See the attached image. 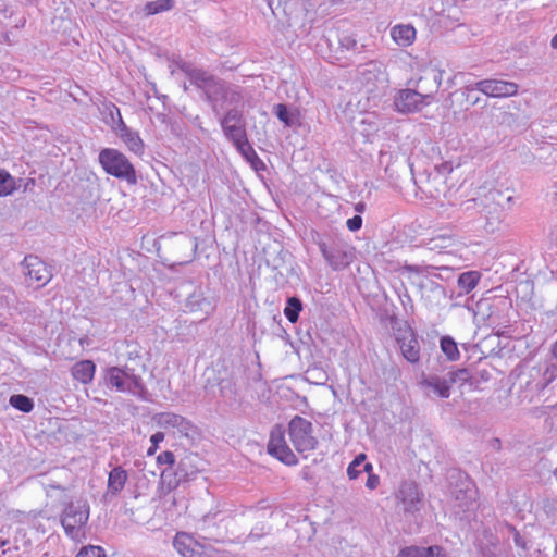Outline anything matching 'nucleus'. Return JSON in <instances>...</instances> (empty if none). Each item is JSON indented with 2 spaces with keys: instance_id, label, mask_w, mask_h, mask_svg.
Returning a JSON list of instances; mask_svg holds the SVG:
<instances>
[{
  "instance_id": "f257e3e1",
  "label": "nucleus",
  "mask_w": 557,
  "mask_h": 557,
  "mask_svg": "<svg viewBox=\"0 0 557 557\" xmlns=\"http://www.w3.org/2000/svg\"><path fill=\"white\" fill-rule=\"evenodd\" d=\"M190 84L202 90L212 111L218 115L227 108L240 107L244 94L240 87L220 79L201 69L183 67Z\"/></svg>"
},
{
  "instance_id": "f03ea898",
  "label": "nucleus",
  "mask_w": 557,
  "mask_h": 557,
  "mask_svg": "<svg viewBox=\"0 0 557 557\" xmlns=\"http://www.w3.org/2000/svg\"><path fill=\"white\" fill-rule=\"evenodd\" d=\"M443 74L442 70L431 69L420 77V82L432 79L431 88L419 86L420 90L409 88L399 90L394 100L396 110L400 113H412L429 106L442 85Z\"/></svg>"
},
{
  "instance_id": "7ed1b4c3",
  "label": "nucleus",
  "mask_w": 557,
  "mask_h": 557,
  "mask_svg": "<svg viewBox=\"0 0 557 557\" xmlns=\"http://www.w3.org/2000/svg\"><path fill=\"white\" fill-rule=\"evenodd\" d=\"M317 244L325 262L334 271L347 268L355 259V248L339 235L321 238Z\"/></svg>"
},
{
  "instance_id": "20e7f679",
  "label": "nucleus",
  "mask_w": 557,
  "mask_h": 557,
  "mask_svg": "<svg viewBox=\"0 0 557 557\" xmlns=\"http://www.w3.org/2000/svg\"><path fill=\"white\" fill-rule=\"evenodd\" d=\"M98 161L108 175L125 181L129 185L137 183L136 170L122 151L115 148H103L99 152Z\"/></svg>"
},
{
  "instance_id": "39448f33",
  "label": "nucleus",
  "mask_w": 557,
  "mask_h": 557,
  "mask_svg": "<svg viewBox=\"0 0 557 557\" xmlns=\"http://www.w3.org/2000/svg\"><path fill=\"white\" fill-rule=\"evenodd\" d=\"M90 507L85 500L71 502L65 506L61 515V524L71 540L79 542L85 537Z\"/></svg>"
},
{
  "instance_id": "423d86ee",
  "label": "nucleus",
  "mask_w": 557,
  "mask_h": 557,
  "mask_svg": "<svg viewBox=\"0 0 557 557\" xmlns=\"http://www.w3.org/2000/svg\"><path fill=\"white\" fill-rule=\"evenodd\" d=\"M363 92L374 102L381 100L388 89V75L377 62H370L360 73Z\"/></svg>"
},
{
  "instance_id": "0eeeda50",
  "label": "nucleus",
  "mask_w": 557,
  "mask_h": 557,
  "mask_svg": "<svg viewBox=\"0 0 557 557\" xmlns=\"http://www.w3.org/2000/svg\"><path fill=\"white\" fill-rule=\"evenodd\" d=\"M476 90L492 98L511 97L518 92V85L503 79H482L467 84L462 89V94L467 100H470V91Z\"/></svg>"
},
{
  "instance_id": "6e6552de",
  "label": "nucleus",
  "mask_w": 557,
  "mask_h": 557,
  "mask_svg": "<svg viewBox=\"0 0 557 557\" xmlns=\"http://www.w3.org/2000/svg\"><path fill=\"white\" fill-rule=\"evenodd\" d=\"M288 434L295 449L299 453L313 450L318 441L312 435V423L307 419L295 416L288 423Z\"/></svg>"
},
{
  "instance_id": "1a4fd4ad",
  "label": "nucleus",
  "mask_w": 557,
  "mask_h": 557,
  "mask_svg": "<svg viewBox=\"0 0 557 557\" xmlns=\"http://www.w3.org/2000/svg\"><path fill=\"white\" fill-rule=\"evenodd\" d=\"M268 453L287 466L298 463L296 455L287 445L285 430L282 425H275L272 429L268 443Z\"/></svg>"
},
{
  "instance_id": "9d476101",
  "label": "nucleus",
  "mask_w": 557,
  "mask_h": 557,
  "mask_svg": "<svg viewBox=\"0 0 557 557\" xmlns=\"http://www.w3.org/2000/svg\"><path fill=\"white\" fill-rule=\"evenodd\" d=\"M25 276L30 283H37L39 287L45 286L52 278L47 264L37 256H26L22 263Z\"/></svg>"
},
{
  "instance_id": "9b49d317",
  "label": "nucleus",
  "mask_w": 557,
  "mask_h": 557,
  "mask_svg": "<svg viewBox=\"0 0 557 557\" xmlns=\"http://www.w3.org/2000/svg\"><path fill=\"white\" fill-rule=\"evenodd\" d=\"M420 386L428 397L448 398L451 387L448 383L446 374L441 376L430 374L420 381Z\"/></svg>"
},
{
  "instance_id": "f8f14e48",
  "label": "nucleus",
  "mask_w": 557,
  "mask_h": 557,
  "mask_svg": "<svg viewBox=\"0 0 557 557\" xmlns=\"http://www.w3.org/2000/svg\"><path fill=\"white\" fill-rule=\"evenodd\" d=\"M398 499L407 512L419 511L422 506V494L413 482H404L398 492Z\"/></svg>"
},
{
  "instance_id": "ddd939ff",
  "label": "nucleus",
  "mask_w": 557,
  "mask_h": 557,
  "mask_svg": "<svg viewBox=\"0 0 557 557\" xmlns=\"http://www.w3.org/2000/svg\"><path fill=\"white\" fill-rule=\"evenodd\" d=\"M403 357L410 363H417L420 360V344L411 329L397 337Z\"/></svg>"
},
{
  "instance_id": "4468645a",
  "label": "nucleus",
  "mask_w": 557,
  "mask_h": 557,
  "mask_svg": "<svg viewBox=\"0 0 557 557\" xmlns=\"http://www.w3.org/2000/svg\"><path fill=\"white\" fill-rule=\"evenodd\" d=\"M418 285L420 287L421 298L428 307L438 306L446 296L445 288L432 280L420 282Z\"/></svg>"
},
{
  "instance_id": "2eb2a0df",
  "label": "nucleus",
  "mask_w": 557,
  "mask_h": 557,
  "mask_svg": "<svg viewBox=\"0 0 557 557\" xmlns=\"http://www.w3.org/2000/svg\"><path fill=\"white\" fill-rule=\"evenodd\" d=\"M457 506L461 511H468L472 509L476 500V490L472 482H470L467 478L461 483V487L456 488L453 492Z\"/></svg>"
},
{
  "instance_id": "dca6fc26",
  "label": "nucleus",
  "mask_w": 557,
  "mask_h": 557,
  "mask_svg": "<svg viewBox=\"0 0 557 557\" xmlns=\"http://www.w3.org/2000/svg\"><path fill=\"white\" fill-rule=\"evenodd\" d=\"M154 421L160 428L176 429L180 433L185 435L188 434L191 428V423L187 419L172 412L159 413L154 417Z\"/></svg>"
},
{
  "instance_id": "f3484780",
  "label": "nucleus",
  "mask_w": 557,
  "mask_h": 557,
  "mask_svg": "<svg viewBox=\"0 0 557 557\" xmlns=\"http://www.w3.org/2000/svg\"><path fill=\"white\" fill-rule=\"evenodd\" d=\"M201 545V543L186 532H178L173 540L174 548L183 557H195Z\"/></svg>"
},
{
  "instance_id": "a211bd4d",
  "label": "nucleus",
  "mask_w": 557,
  "mask_h": 557,
  "mask_svg": "<svg viewBox=\"0 0 557 557\" xmlns=\"http://www.w3.org/2000/svg\"><path fill=\"white\" fill-rule=\"evenodd\" d=\"M115 134L121 138L129 151L137 156H141L144 153L145 145L138 132L124 124Z\"/></svg>"
},
{
  "instance_id": "6ab92c4d",
  "label": "nucleus",
  "mask_w": 557,
  "mask_h": 557,
  "mask_svg": "<svg viewBox=\"0 0 557 557\" xmlns=\"http://www.w3.org/2000/svg\"><path fill=\"white\" fill-rule=\"evenodd\" d=\"M416 28L410 24H398L392 27L391 37L400 47H409L416 39Z\"/></svg>"
},
{
  "instance_id": "aec40b11",
  "label": "nucleus",
  "mask_w": 557,
  "mask_h": 557,
  "mask_svg": "<svg viewBox=\"0 0 557 557\" xmlns=\"http://www.w3.org/2000/svg\"><path fill=\"white\" fill-rule=\"evenodd\" d=\"M96 366L91 360H81L71 368V375L82 384H89L95 376Z\"/></svg>"
},
{
  "instance_id": "412c9836",
  "label": "nucleus",
  "mask_w": 557,
  "mask_h": 557,
  "mask_svg": "<svg viewBox=\"0 0 557 557\" xmlns=\"http://www.w3.org/2000/svg\"><path fill=\"white\" fill-rule=\"evenodd\" d=\"M127 479L128 474L122 467H114L109 472L107 494L112 496L119 495L124 488Z\"/></svg>"
},
{
  "instance_id": "4be33fe9",
  "label": "nucleus",
  "mask_w": 557,
  "mask_h": 557,
  "mask_svg": "<svg viewBox=\"0 0 557 557\" xmlns=\"http://www.w3.org/2000/svg\"><path fill=\"white\" fill-rule=\"evenodd\" d=\"M123 376L128 385V393L133 395H141L145 392V385L141 376L134 369L125 366L122 368Z\"/></svg>"
},
{
  "instance_id": "5701e85b",
  "label": "nucleus",
  "mask_w": 557,
  "mask_h": 557,
  "mask_svg": "<svg viewBox=\"0 0 557 557\" xmlns=\"http://www.w3.org/2000/svg\"><path fill=\"white\" fill-rule=\"evenodd\" d=\"M552 356L554 362L545 369L542 380L535 384L537 391H543L557 377V341L552 346Z\"/></svg>"
},
{
  "instance_id": "b1692460",
  "label": "nucleus",
  "mask_w": 557,
  "mask_h": 557,
  "mask_svg": "<svg viewBox=\"0 0 557 557\" xmlns=\"http://www.w3.org/2000/svg\"><path fill=\"white\" fill-rule=\"evenodd\" d=\"M123 375L122 368L111 367L107 370L106 382L108 385L115 387L117 392L128 393V385Z\"/></svg>"
},
{
  "instance_id": "393cba45",
  "label": "nucleus",
  "mask_w": 557,
  "mask_h": 557,
  "mask_svg": "<svg viewBox=\"0 0 557 557\" xmlns=\"http://www.w3.org/2000/svg\"><path fill=\"white\" fill-rule=\"evenodd\" d=\"M103 122L114 132H119L120 127L124 125V121L122 119L120 109L113 104L110 103L109 106H106L104 110V116Z\"/></svg>"
},
{
  "instance_id": "a878e982",
  "label": "nucleus",
  "mask_w": 557,
  "mask_h": 557,
  "mask_svg": "<svg viewBox=\"0 0 557 557\" xmlns=\"http://www.w3.org/2000/svg\"><path fill=\"white\" fill-rule=\"evenodd\" d=\"M196 469L191 467V458L185 457L178 462L177 469L174 472V485H178L181 482L188 481L195 473Z\"/></svg>"
},
{
  "instance_id": "bb28decb",
  "label": "nucleus",
  "mask_w": 557,
  "mask_h": 557,
  "mask_svg": "<svg viewBox=\"0 0 557 557\" xmlns=\"http://www.w3.org/2000/svg\"><path fill=\"white\" fill-rule=\"evenodd\" d=\"M440 346L442 352L447 357L448 360L456 361L459 359L460 352L457 343L451 336H443L440 341Z\"/></svg>"
},
{
  "instance_id": "cd10ccee",
  "label": "nucleus",
  "mask_w": 557,
  "mask_h": 557,
  "mask_svg": "<svg viewBox=\"0 0 557 557\" xmlns=\"http://www.w3.org/2000/svg\"><path fill=\"white\" fill-rule=\"evenodd\" d=\"M480 274L476 271L463 272L458 277V286L466 294L474 289L479 283Z\"/></svg>"
},
{
  "instance_id": "c85d7f7f",
  "label": "nucleus",
  "mask_w": 557,
  "mask_h": 557,
  "mask_svg": "<svg viewBox=\"0 0 557 557\" xmlns=\"http://www.w3.org/2000/svg\"><path fill=\"white\" fill-rule=\"evenodd\" d=\"M222 131L225 135V137L231 140L233 144L238 143L239 140L247 137L245 124L239 125H222Z\"/></svg>"
},
{
  "instance_id": "c756f323",
  "label": "nucleus",
  "mask_w": 557,
  "mask_h": 557,
  "mask_svg": "<svg viewBox=\"0 0 557 557\" xmlns=\"http://www.w3.org/2000/svg\"><path fill=\"white\" fill-rule=\"evenodd\" d=\"M302 309V304L299 298L297 297H290L287 300L286 307L284 309V314L286 319L290 323H295L298 321L299 312Z\"/></svg>"
},
{
  "instance_id": "7c9ffc66",
  "label": "nucleus",
  "mask_w": 557,
  "mask_h": 557,
  "mask_svg": "<svg viewBox=\"0 0 557 557\" xmlns=\"http://www.w3.org/2000/svg\"><path fill=\"white\" fill-rule=\"evenodd\" d=\"M239 125L245 124L244 116L242 110H239V107H232L230 108L226 113L221 116L220 119V125Z\"/></svg>"
},
{
  "instance_id": "2f4dec72",
  "label": "nucleus",
  "mask_w": 557,
  "mask_h": 557,
  "mask_svg": "<svg viewBox=\"0 0 557 557\" xmlns=\"http://www.w3.org/2000/svg\"><path fill=\"white\" fill-rule=\"evenodd\" d=\"M174 7L173 0H156L148 2L145 5V11L147 15H153L161 12L170 11Z\"/></svg>"
},
{
  "instance_id": "473e14b6",
  "label": "nucleus",
  "mask_w": 557,
  "mask_h": 557,
  "mask_svg": "<svg viewBox=\"0 0 557 557\" xmlns=\"http://www.w3.org/2000/svg\"><path fill=\"white\" fill-rule=\"evenodd\" d=\"M10 405L25 413L30 412L34 408L33 400L29 397L22 394L12 395L10 397Z\"/></svg>"
},
{
  "instance_id": "72a5a7b5",
  "label": "nucleus",
  "mask_w": 557,
  "mask_h": 557,
  "mask_svg": "<svg viewBox=\"0 0 557 557\" xmlns=\"http://www.w3.org/2000/svg\"><path fill=\"white\" fill-rule=\"evenodd\" d=\"M14 189V178L7 171L0 169V197L11 195Z\"/></svg>"
},
{
  "instance_id": "f704fd0d",
  "label": "nucleus",
  "mask_w": 557,
  "mask_h": 557,
  "mask_svg": "<svg viewBox=\"0 0 557 557\" xmlns=\"http://www.w3.org/2000/svg\"><path fill=\"white\" fill-rule=\"evenodd\" d=\"M446 377L450 387H453V385L456 383H466L470 379V374L467 369H456L447 372Z\"/></svg>"
},
{
  "instance_id": "c9c22d12",
  "label": "nucleus",
  "mask_w": 557,
  "mask_h": 557,
  "mask_svg": "<svg viewBox=\"0 0 557 557\" xmlns=\"http://www.w3.org/2000/svg\"><path fill=\"white\" fill-rule=\"evenodd\" d=\"M14 302H15L14 290L4 284H0V308L11 307L14 305Z\"/></svg>"
},
{
  "instance_id": "e433bc0d",
  "label": "nucleus",
  "mask_w": 557,
  "mask_h": 557,
  "mask_svg": "<svg viewBox=\"0 0 557 557\" xmlns=\"http://www.w3.org/2000/svg\"><path fill=\"white\" fill-rule=\"evenodd\" d=\"M367 456L364 454H359L355 457V459L349 463L347 468V475L350 480H355L359 476L362 470L358 469L359 467H363L366 463Z\"/></svg>"
},
{
  "instance_id": "4c0bfd02",
  "label": "nucleus",
  "mask_w": 557,
  "mask_h": 557,
  "mask_svg": "<svg viewBox=\"0 0 557 557\" xmlns=\"http://www.w3.org/2000/svg\"><path fill=\"white\" fill-rule=\"evenodd\" d=\"M238 152L246 158L248 161H250L252 158H258L255 149L250 145L248 137H245L244 139L239 140L236 144H233Z\"/></svg>"
},
{
  "instance_id": "58836bf2",
  "label": "nucleus",
  "mask_w": 557,
  "mask_h": 557,
  "mask_svg": "<svg viewBox=\"0 0 557 557\" xmlns=\"http://www.w3.org/2000/svg\"><path fill=\"white\" fill-rule=\"evenodd\" d=\"M277 119L284 123L285 126H293L295 124L294 116L288 112L287 107L283 103L276 104L274 108Z\"/></svg>"
},
{
  "instance_id": "ea45409f",
  "label": "nucleus",
  "mask_w": 557,
  "mask_h": 557,
  "mask_svg": "<svg viewBox=\"0 0 557 557\" xmlns=\"http://www.w3.org/2000/svg\"><path fill=\"white\" fill-rule=\"evenodd\" d=\"M451 244V239L445 236H438L436 238H432L428 242L426 246L429 250H437L438 252H443L447 249Z\"/></svg>"
},
{
  "instance_id": "a19ab883",
  "label": "nucleus",
  "mask_w": 557,
  "mask_h": 557,
  "mask_svg": "<svg viewBox=\"0 0 557 557\" xmlns=\"http://www.w3.org/2000/svg\"><path fill=\"white\" fill-rule=\"evenodd\" d=\"M157 462L158 465H166L170 467L169 469H164L162 471V476H166L175 463V456L170 450L163 451L157 457Z\"/></svg>"
},
{
  "instance_id": "79ce46f5",
  "label": "nucleus",
  "mask_w": 557,
  "mask_h": 557,
  "mask_svg": "<svg viewBox=\"0 0 557 557\" xmlns=\"http://www.w3.org/2000/svg\"><path fill=\"white\" fill-rule=\"evenodd\" d=\"M428 547L408 546L400 549L398 557H425Z\"/></svg>"
},
{
  "instance_id": "37998d69",
  "label": "nucleus",
  "mask_w": 557,
  "mask_h": 557,
  "mask_svg": "<svg viewBox=\"0 0 557 557\" xmlns=\"http://www.w3.org/2000/svg\"><path fill=\"white\" fill-rule=\"evenodd\" d=\"M372 470H373L372 463L368 462V463L363 465L362 471L368 473V479H367V482H366V486L369 490H375L379 486V484H380L379 475L373 474Z\"/></svg>"
},
{
  "instance_id": "c03bdc74",
  "label": "nucleus",
  "mask_w": 557,
  "mask_h": 557,
  "mask_svg": "<svg viewBox=\"0 0 557 557\" xmlns=\"http://www.w3.org/2000/svg\"><path fill=\"white\" fill-rule=\"evenodd\" d=\"M76 557H106V553L100 546L89 545L83 547Z\"/></svg>"
},
{
  "instance_id": "a18cd8bd",
  "label": "nucleus",
  "mask_w": 557,
  "mask_h": 557,
  "mask_svg": "<svg viewBox=\"0 0 557 557\" xmlns=\"http://www.w3.org/2000/svg\"><path fill=\"white\" fill-rule=\"evenodd\" d=\"M195 557H228L226 553L219 552L211 545H201V548L198 550Z\"/></svg>"
},
{
  "instance_id": "49530a36",
  "label": "nucleus",
  "mask_w": 557,
  "mask_h": 557,
  "mask_svg": "<svg viewBox=\"0 0 557 557\" xmlns=\"http://www.w3.org/2000/svg\"><path fill=\"white\" fill-rule=\"evenodd\" d=\"M164 440V434L162 432H157L151 435L150 442L151 446L147 450L148 456H153L158 449L159 444Z\"/></svg>"
},
{
  "instance_id": "de8ad7c7",
  "label": "nucleus",
  "mask_w": 557,
  "mask_h": 557,
  "mask_svg": "<svg viewBox=\"0 0 557 557\" xmlns=\"http://www.w3.org/2000/svg\"><path fill=\"white\" fill-rule=\"evenodd\" d=\"M201 302H205V298L200 295L194 294L188 298L186 306L190 311L202 310Z\"/></svg>"
},
{
  "instance_id": "09e8293b",
  "label": "nucleus",
  "mask_w": 557,
  "mask_h": 557,
  "mask_svg": "<svg viewBox=\"0 0 557 557\" xmlns=\"http://www.w3.org/2000/svg\"><path fill=\"white\" fill-rule=\"evenodd\" d=\"M346 226L350 232H357L362 226V218L357 214L346 221Z\"/></svg>"
},
{
  "instance_id": "8fccbe9b",
  "label": "nucleus",
  "mask_w": 557,
  "mask_h": 557,
  "mask_svg": "<svg viewBox=\"0 0 557 557\" xmlns=\"http://www.w3.org/2000/svg\"><path fill=\"white\" fill-rule=\"evenodd\" d=\"M428 268L429 267H423V265H418V264H405L404 271L409 274L420 275V274H423L424 272H426Z\"/></svg>"
},
{
  "instance_id": "3c124183",
  "label": "nucleus",
  "mask_w": 557,
  "mask_h": 557,
  "mask_svg": "<svg viewBox=\"0 0 557 557\" xmlns=\"http://www.w3.org/2000/svg\"><path fill=\"white\" fill-rule=\"evenodd\" d=\"M425 557H446V555L441 546L434 545L428 547V555Z\"/></svg>"
},
{
  "instance_id": "603ef678",
  "label": "nucleus",
  "mask_w": 557,
  "mask_h": 557,
  "mask_svg": "<svg viewBox=\"0 0 557 557\" xmlns=\"http://www.w3.org/2000/svg\"><path fill=\"white\" fill-rule=\"evenodd\" d=\"M48 495H52L53 491H63L62 486L58 483H49L45 485Z\"/></svg>"
},
{
  "instance_id": "864d4df0",
  "label": "nucleus",
  "mask_w": 557,
  "mask_h": 557,
  "mask_svg": "<svg viewBox=\"0 0 557 557\" xmlns=\"http://www.w3.org/2000/svg\"><path fill=\"white\" fill-rule=\"evenodd\" d=\"M8 544V541L0 540V557H2L7 553V550H10V547L4 548Z\"/></svg>"
},
{
  "instance_id": "5fc2aeb1",
  "label": "nucleus",
  "mask_w": 557,
  "mask_h": 557,
  "mask_svg": "<svg viewBox=\"0 0 557 557\" xmlns=\"http://www.w3.org/2000/svg\"><path fill=\"white\" fill-rule=\"evenodd\" d=\"M419 86H423L424 88H431L432 86V79H428V81H422L420 82V79L418 81V84H417V88L419 89Z\"/></svg>"
},
{
  "instance_id": "6e6d98bb",
  "label": "nucleus",
  "mask_w": 557,
  "mask_h": 557,
  "mask_svg": "<svg viewBox=\"0 0 557 557\" xmlns=\"http://www.w3.org/2000/svg\"><path fill=\"white\" fill-rule=\"evenodd\" d=\"M355 210L359 213H362L366 210V203L364 202H358L355 205Z\"/></svg>"
},
{
  "instance_id": "4d7b16f0",
  "label": "nucleus",
  "mask_w": 557,
  "mask_h": 557,
  "mask_svg": "<svg viewBox=\"0 0 557 557\" xmlns=\"http://www.w3.org/2000/svg\"><path fill=\"white\" fill-rule=\"evenodd\" d=\"M472 92L473 91H470V100H467V101L470 102L471 106H475L480 99H479V97L472 96Z\"/></svg>"
},
{
  "instance_id": "13d9d810",
  "label": "nucleus",
  "mask_w": 557,
  "mask_h": 557,
  "mask_svg": "<svg viewBox=\"0 0 557 557\" xmlns=\"http://www.w3.org/2000/svg\"><path fill=\"white\" fill-rule=\"evenodd\" d=\"M500 195H502V194H500V191H498V190H491V191L487 194V197L494 200V199L496 198V196H500Z\"/></svg>"
},
{
  "instance_id": "bf43d9fd",
  "label": "nucleus",
  "mask_w": 557,
  "mask_h": 557,
  "mask_svg": "<svg viewBox=\"0 0 557 557\" xmlns=\"http://www.w3.org/2000/svg\"><path fill=\"white\" fill-rule=\"evenodd\" d=\"M550 46L552 48L557 49V33L553 36L550 40Z\"/></svg>"
},
{
  "instance_id": "052dcab7",
  "label": "nucleus",
  "mask_w": 557,
  "mask_h": 557,
  "mask_svg": "<svg viewBox=\"0 0 557 557\" xmlns=\"http://www.w3.org/2000/svg\"><path fill=\"white\" fill-rule=\"evenodd\" d=\"M541 372L539 369H532L530 372L531 377L540 376Z\"/></svg>"
},
{
  "instance_id": "680f3d73",
  "label": "nucleus",
  "mask_w": 557,
  "mask_h": 557,
  "mask_svg": "<svg viewBox=\"0 0 557 557\" xmlns=\"http://www.w3.org/2000/svg\"><path fill=\"white\" fill-rule=\"evenodd\" d=\"M515 543H516L517 545H521V544H520V536H519V534H518V533H517V534H516V536H515Z\"/></svg>"
},
{
  "instance_id": "e2e57ef3",
  "label": "nucleus",
  "mask_w": 557,
  "mask_h": 557,
  "mask_svg": "<svg viewBox=\"0 0 557 557\" xmlns=\"http://www.w3.org/2000/svg\"><path fill=\"white\" fill-rule=\"evenodd\" d=\"M554 198L557 201V184L554 185Z\"/></svg>"
},
{
  "instance_id": "0e129e2a",
  "label": "nucleus",
  "mask_w": 557,
  "mask_h": 557,
  "mask_svg": "<svg viewBox=\"0 0 557 557\" xmlns=\"http://www.w3.org/2000/svg\"><path fill=\"white\" fill-rule=\"evenodd\" d=\"M2 325H3V324H2V322L0 321V327H2Z\"/></svg>"
}]
</instances>
